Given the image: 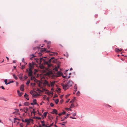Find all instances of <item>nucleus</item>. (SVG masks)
Returning <instances> with one entry per match:
<instances>
[{
  "label": "nucleus",
  "mask_w": 127,
  "mask_h": 127,
  "mask_svg": "<svg viewBox=\"0 0 127 127\" xmlns=\"http://www.w3.org/2000/svg\"><path fill=\"white\" fill-rule=\"evenodd\" d=\"M23 74L22 73H20L18 75V76L19 78L21 80L22 79V76Z\"/></svg>",
  "instance_id": "dca6fc26"
},
{
  "label": "nucleus",
  "mask_w": 127,
  "mask_h": 127,
  "mask_svg": "<svg viewBox=\"0 0 127 127\" xmlns=\"http://www.w3.org/2000/svg\"><path fill=\"white\" fill-rule=\"evenodd\" d=\"M55 59V58L54 57H52L51 58V59L52 60L54 59Z\"/></svg>",
  "instance_id": "4d7b16f0"
},
{
  "label": "nucleus",
  "mask_w": 127,
  "mask_h": 127,
  "mask_svg": "<svg viewBox=\"0 0 127 127\" xmlns=\"http://www.w3.org/2000/svg\"><path fill=\"white\" fill-rule=\"evenodd\" d=\"M40 68L41 69H43L44 68V66L42 65H41L39 66Z\"/></svg>",
  "instance_id": "cd10ccee"
},
{
  "label": "nucleus",
  "mask_w": 127,
  "mask_h": 127,
  "mask_svg": "<svg viewBox=\"0 0 127 127\" xmlns=\"http://www.w3.org/2000/svg\"><path fill=\"white\" fill-rule=\"evenodd\" d=\"M75 97H74V98L70 102L72 103H73L74 102L75 100Z\"/></svg>",
  "instance_id": "a878e982"
},
{
  "label": "nucleus",
  "mask_w": 127,
  "mask_h": 127,
  "mask_svg": "<svg viewBox=\"0 0 127 127\" xmlns=\"http://www.w3.org/2000/svg\"><path fill=\"white\" fill-rule=\"evenodd\" d=\"M29 69H31V70H32V69L33 68L34 65L33 64H31V63H30L29 64Z\"/></svg>",
  "instance_id": "0eeeda50"
},
{
  "label": "nucleus",
  "mask_w": 127,
  "mask_h": 127,
  "mask_svg": "<svg viewBox=\"0 0 127 127\" xmlns=\"http://www.w3.org/2000/svg\"><path fill=\"white\" fill-rule=\"evenodd\" d=\"M74 104L73 103H72L70 107V108H72V107H74Z\"/></svg>",
  "instance_id": "37998d69"
},
{
  "label": "nucleus",
  "mask_w": 127,
  "mask_h": 127,
  "mask_svg": "<svg viewBox=\"0 0 127 127\" xmlns=\"http://www.w3.org/2000/svg\"><path fill=\"white\" fill-rule=\"evenodd\" d=\"M61 85L63 87V88L65 91L68 89L69 88V87L67 84H61Z\"/></svg>",
  "instance_id": "20e7f679"
},
{
  "label": "nucleus",
  "mask_w": 127,
  "mask_h": 127,
  "mask_svg": "<svg viewBox=\"0 0 127 127\" xmlns=\"http://www.w3.org/2000/svg\"><path fill=\"white\" fill-rule=\"evenodd\" d=\"M28 78V77L27 76H26V75L24 76V78L25 79H27V78Z\"/></svg>",
  "instance_id": "8fccbe9b"
},
{
  "label": "nucleus",
  "mask_w": 127,
  "mask_h": 127,
  "mask_svg": "<svg viewBox=\"0 0 127 127\" xmlns=\"http://www.w3.org/2000/svg\"><path fill=\"white\" fill-rule=\"evenodd\" d=\"M24 104V105L26 106H27L29 105V103L28 102H25Z\"/></svg>",
  "instance_id": "5701e85b"
},
{
  "label": "nucleus",
  "mask_w": 127,
  "mask_h": 127,
  "mask_svg": "<svg viewBox=\"0 0 127 127\" xmlns=\"http://www.w3.org/2000/svg\"><path fill=\"white\" fill-rule=\"evenodd\" d=\"M25 110H26V111H25V110H24V111L25 112V113H27V111H28V108L27 107L26 108Z\"/></svg>",
  "instance_id": "c756f323"
},
{
  "label": "nucleus",
  "mask_w": 127,
  "mask_h": 127,
  "mask_svg": "<svg viewBox=\"0 0 127 127\" xmlns=\"http://www.w3.org/2000/svg\"><path fill=\"white\" fill-rule=\"evenodd\" d=\"M122 50V49H120L117 48L115 49V51L117 52H119L121 51Z\"/></svg>",
  "instance_id": "9d476101"
},
{
  "label": "nucleus",
  "mask_w": 127,
  "mask_h": 127,
  "mask_svg": "<svg viewBox=\"0 0 127 127\" xmlns=\"http://www.w3.org/2000/svg\"><path fill=\"white\" fill-rule=\"evenodd\" d=\"M73 84V82L71 81H69L67 83V85H68V86L69 87L71 86Z\"/></svg>",
  "instance_id": "1a4fd4ad"
},
{
  "label": "nucleus",
  "mask_w": 127,
  "mask_h": 127,
  "mask_svg": "<svg viewBox=\"0 0 127 127\" xmlns=\"http://www.w3.org/2000/svg\"><path fill=\"white\" fill-rule=\"evenodd\" d=\"M46 53H49V55L50 56H53L54 55V54L55 53V52H50L49 51H46Z\"/></svg>",
  "instance_id": "6e6552de"
},
{
  "label": "nucleus",
  "mask_w": 127,
  "mask_h": 127,
  "mask_svg": "<svg viewBox=\"0 0 127 127\" xmlns=\"http://www.w3.org/2000/svg\"><path fill=\"white\" fill-rule=\"evenodd\" d=\"M31 56L32 57V58H33L35 57V56L33 54Z\"/></svg>",
  "instance_id": "de8ad7c7"
},
{
  "label": "nucleus",
  "mask_w": 127,
  "mask_h": 127,
  "mask_svg": "<svg viewBox=\"0 0 127 127\" xmlns=\"http://www.w3.org/2000/svg\"><path fill=\"white\" fill-rule=\"evenodd\" d=\"M70 114H67V116L65 117H64V119H63L62 120H61V121H63L65 119L67 118L68 117V116Z\"/></svg>",
  "instance_id": "412c9836"
},
{
  "label": "nucleus",
  "mask_w": 127,
  "mask_h": 127,
  "mask_svg": "<svg viewBox=\"0 0 127 127\" xmlns=\"http://www.w3.org/2000/svg\"><path fill=\"white\" fill-rule=\"evenodd\" d=\"M28 74V76H32V75L33 72L32 70H31L30 68V69H29Z\"/></svg>",
  "instance_id": "423d86ee"
},
{
  "label": "nucleus",
  "mask_w": 127,
  "mask_h": 127,
  "mask_svg": "<svg viewBox=\"0 0 127 127\" xmlns=\"http://www.w3.org/2000/svg\"><path fill=\"white\" fill-rule=\"evenodd\" d=\"M66 123H67V122H63V124H66Z\"/></svg>",
  "instance_id": "338daca9"
},
{
  "label": "nucleus",
  "mask_w": 127,
  "mask_h": 127,
  "mask_svg": "<svg viewBox=\"0 0 127 127\" xmlns=\"http://www.w3.org/2000/svg\"><path fill=\"white\" fill-rule=\"evenodd\" d=\"M63 101V99H62L60 101V102L61 103H62Z\"/></svg>",
  "instance_id": "a18cd8bd"
},
{
  "label": "nucleus",
  "mask_w": 127,
  "mask_h": 127,
  "mask_svg": "<svg viewBox=\"0 0 127 127\" xmlns=\"http://www.w3.org/2000/svg\"><path fill=\"white\" fill-rule=\"evenodd\" d=\"M80 94V92L79 91H78L77 92V93H76V95H79Z\"/></svg>",
  "instance_id": "79ce46f5"
},
{
  "label": "nucleus",
  "mask_w": 127,
  "mask_h": 127,
  "mask_svg": "<svg viewBox=\"0 0 127 127\" xmlns=\"http://www.w3.org/2000/svg\"><path fill=\"white\" fill-rule=\"evenodd\" d=\"M66 109H67L68 110H70V111H71V109L70 108H66Z\"/></svg>",
  "instance_id": "6e6d98bb"
},
{
  "label": "nucleus",
  "mask_w": 127,
  "mask_h": 127,
  "mask_svg": "<svg viewBox=\"0 0 127 127\" xmlns=\"http://www.w3.org/2000/svg\"><path fill=\"white\" fill-rule=\"evenodd\" d=\"M25 67V65H23L22 66L21 68L22 69H23Z\"/></svg>",
  "instance_id": "c85d7f7f"
},
{
  "label": "nucleus",
  "mask_w": 127,
  "mask_h": 127,
  "mask_svg": "<svg viewBox=\"0 0 127 127\" xmlns=\"http://www.w3.org/2000/svg\"><path fill=\"white\" fill-rule=\"evenodd\" d=\"M58 54V53H55L54 54V55H57Z\"/></svg>",
  "instance_id": "e2e57ef3"
},
{
  "label": "nucleus",
  "mask_w": 127,
  "mask_h": 127,
  "mask_svg": "<svg viewBox=\"0 0 127 127\" xmlns=\"http://www.w3.org/2000/svg\"><path fill=\"white\" fill-rule=\"evenodd\" d=\"M44 84L47 85V86H50V85L48 84V82L46 80H45Z\"/></svg>",
  "instance_id": "2eb2a0df"
},
{
  "label": "nucleus",
  "mask_w": 127,
  "mask_h": 127,
  "mask_svg": "<svg viewBox=\"0 0 127 127\" xmlns=\"http://www.w3.org/2000/svg\"><path fill=\"white\" fill-rule=\"evenodd\" d=\"M50 45H47V48L48 49H49L50 48Z\"/></svg>",
  "instance_id": "09e8293b"
},
{
  "label": "nucleus",
  "mask_w": 127,
  "mask_h": 127,
  "mask_svg": "<svg viewBox=\"0 0 127 127\" xmlns=\"http://www.w3.org/2000/svg\"><path fill=\"white\" fill-rule=\"evenodd\" d=\"M30 83V80H29L27 81V82L26 83V84L27 85H29V83Z\"/></svg>",
  "instance_id": "473e14b6"
},
{
  "label": "nucleus",
  "mask_w": 127,
  "mask_h": 127,
  "mask_svg": "<svg viewBox=\"0 0 127 127\" xmlns=\"http://www.w3.org/2000/svg\"><path fill=\"white\" fill-rule=\"evenodd\" d=\"M50 105L52 107H53L54 106V104L52 103H50Z\"/></svg>",
  "instance_id": "c9c22d12"
},
{
  "label": "nucleus",
  "mask_w": 127,
  "mask_h": 127,
  "mask_svg": "<svg viewBox=\"0 0 127 127\" xmlns=\"http://www.w3.org/2000/svg\"><path fill=\"white\" fill-rule=\"evenodd\" d=\"M14 82V81H10L8 83V84H10L11 83H13Z\"/></svg>",
  "instance_id": "ea45409f"
},
{
  "label": "nucleus",
  "mask_w": 127,
  "mask_h": 127,
  "mask_svg": "<svg viewBox=\"0 0 127 127\" xmlns=\"http://www.w3.org/2000/svg\"><path fill=\"white\" fill-rule=\"evenodd\" d=\"M48 64H51V65H52V64H50V63L51 62V60L50 59V60H49L48 61Z\"/></svg>",
  "instance_id": "58836bf2"
},
{
  "label": "nucleus",
  "mask_w": 127,
  "mask_h": 127,
  "mask_svg": "<svg viewBox=\"0 0 127 127\" xmlns=\"http://www.w3.org/2000/svg\"><path fill=\"white\" fill-rule=\"evenodd\" d=\"M60 124L61 125H63V126H65V125H64V124H62V123H60Z\"/></svg>",
  "instance_id": "13d9d810"
},
{
  "label": "nucleus",
  "mask_w": 127,
  "mask_h": 127,
  "mask_svg": "<svg viewBox=\"0 0 127 127\" xmlns=\"http://www.w3.org/2000/svg\"><path fill=\"white\" fill-rule=\"evenodd\" d=\"M12 75L14 78L15 80H17L18 79V77L16 76L15 74H13Z\"/></svg>",
  "instance_id": "6ab92c4d"
},
{
  "label": "nucleus",
  "mask_w": 127,
  "mask_h": 127,
  "mask_svg": "<svg viewBox=\"0 0 127 127\" xmlns=\"http://www.w3.org/2000/svg\"><path fill=\"white\" fill-rule=\"evenodd\" d=\"M38 84V86H39V87H40V82L39 81H38V83H37Z\"/></svg>",
  "instance_id": "e433bc0d"
},
{
  "label": "nucleus",
  "mask_w": 127,
  "mask_h": 127,
  "mask_svg": "<svg viewBox=\"0 0 127 127\" xmlns=\"http://www.w3.org/2000/svg\"><path fill=\"white\" fill-rule=\"evenodd\" d=\"M31 80H34V81L37 83H38V80H37L34 76H33L32 75L31 76Z\"/></svg>",
  "instance_id": "39448f33"
},
{
  "label": "nucleus",
  "mask_w": 127,
  "mask_h": 127,
  "mask_svg": "<svg viewBox=\"0 0 127 127\" xmlns=\"http://www.w3.org/2000/svg\"><path fill=\"white\" fill-rule=\"evenodd\" d=\"M46 49L45 48H42L41 49V51L42 52H44L46 50Z\"/></svg>",
  "instance_id": "4be33fe9"
},
{
  "label": "nucleus",
  "mask_w": 127,
  "mask_h": 127,
  "mask_svg": "<svg viewBox=\"0 0 127 127\" xmlns=\"http://www.w3.org/2000/svg\"><path fill=\"white\" fill-rule=\"evenodd\" d=\"M59 65H58V67H55L53 69V70H55L56 71H57L58 70V68H59Z\"/></svg>",
  "instance_id": "a211bd4d"
},
{
  "label": "nucleus",
  "mask_w": 127,
  "mask_h": 127,
  "mask_svg": "<svg viewBox=\"0 0 127 127\" xmlns=\"http://www.w3.org/2000/svg\"><path fill=\"white\" fill-rule=\"evenodd\" d=\"M53 124V123H52L51 124L50 126V127L52 126Z\"/></svg>",
  "instance_id": "69168bd1"
},
{
  "label": "nucleus",
  "mask_w": 127,
  "mask_h": 127,
  "mask_svg": "<svg viewBox=\"0 0 127 127\" xmlns=\"http://www.w3.org/2000/svg\"><path fill=\"white\" fill-rule=\"evenodd\" d=\"M62 74V73L60 71L55 72V74H53L51 70H49L46 73L47 75L51 77L52 79H55L57 77H59Z\"/></svg>",
  "instance_id": "f257e3e1"
},
{
  "label": "nucleus",
  "mask_w": 127,
  "mask_h": 127,
  "mask_svg": "<svg viewBox=\"0 0 127 127\" xmlns=\"http://www.w3.org/2000/svg\"><path fill=\"white\" fill-rule=\"evenodd\" d=\"M32 112L34 114L36 112H35L34 111V109H33V111Z\"/></svg>",
  "instance_id": "49530a36"
},
{
  "label": "nucleus",
  "mask_w": 127,
  "mask_h": 127,
  "mask_svg": "<svg viewBox=\"0 0 127 127\" xmlns=\"http://www.w3.org/2000/svg\"><path fill=\"white\" fill-rule=\"evenodd\" d=\"M50 83L51 87H53L54 86V84H55V81L51 82Z\"/></svg>",
  "instance_id": "4468645a"
},
{
  "label": "nucleus",
  "mask_w": 127,
  "mask_h": 127,
  "mask_svg": "<svg viewBox=\"0 0 127 127\" xmlns=\"http://www.w3.org/2000/svg\"><path fill=\"white\" fill-rule=\"evenodd\" d=\"M76 115V113H74L72 115L73 116H75Z\"/></svg>",
  "instance_id": "c03bdc74"
},
{
  "label": "nucleus",
  "mask_w": 127,
  "mask_h": 127,
  "mask_svg": "<svg viewBox=\"0 0 127 127\" xmlns=\"http://www.w3.org/2000/svg\"><path fill=\"white\" fill-rule=\"evenodd\" d=\"M37 72H38V70L37 69H34V72H33L34 74V75H35L36 74V73Z\"/></svg>",
  "instance_id": "b1692460"
},
{
  "label": "nucleus",
  "mask_w": 127,
  "mask_h": 127,
  "mask_svg": "<svg viewBox=\"0 0 127 127\" xmlns=\"http://www.w3.org/2000/svg\"><path fill=\"white\" fill-rule=\"evenodd\" d=\"M59 101V100L58 99H57L55 101V102L56 104H57Z\"/></svg>",
  "instance_id": "bb28decb"
},
{
  "label": "nucleus",
  "mask_w": 127,
  "mask_h": 127,
  "mask_svg": "<svg viewBox=\"0 0 127 127\" xmlns=\"http://www.w3.org/2000/svg\"><path fill=\"white\" fill-rule=\"evenodd\" d=\"M35 119H37L38 120H40L41 118L40 117H35Z\"/></svg>",
  "instance_id": "72a5a7b5"
},
{
  "label": "nucleus",
  "mask_w": 127,
  "mask_h": 127,
  "mask_svg": "<svg viewBox=\"0 0 127 127\" xmlns=\"http://www.w3.org/2000/svg\"><path fill=\"white\" fill-rule=\"evenodd\" d=\"M77 91V86L76 84H75L74 87V91L76 92Z\"/></svg>",
  "instance_id": "f3484780"
},
{
  "label": "nucleus",
  "mask_w": 127,
  "mask_h": 127,
  "mask_svg": "<svg viewBox=\"0 0 127 127\" xmlns=\"http://www.w3.org/2000/svg\"><path fill=\"white\" fill-rule=\"evenodd\" d=\"M47 45H50V44H51V42L50 41H47Z\"/></svg>",
  "instance_id": "a19ab883"
},
{
  "label": "nucleus",
  "mask_w": 127,
  "mask_h": 127,
  "mask_svg": "<svg viewBox=\"0 0 127 127\" xmlns=\"http://www.w3.org/2000/svg\"><path fill=\"white\" fill-rule=\"evenodd\" d=\"M0 88H1L3 89L4 90L5 89L4 88L3 86L1 87Z\"/></svg>",
  "instance_id": "603ef678"
},
{
  "label": "nucleus",
  "mask_w": 127,
  "mask_h": 127,
  "mask_svg": "<svg viewBox=\"0 0 127 127\" xmlns=\"http://www.w3.org/2000/svg\"><path fill=\"white\" fill-rule=\"evenodd\" d=\"M4 82L5 83V84L6 85L8 84V83H7V79H5L4 80Z\"/></svg>",
  "instance_id": "f704fd0d"
},
{
  "label": "nucleus",
  "mask_w": 127,
  "mask_h": 127,
  "mask_svg": "<svg viewBox=\"0 0 127 127\" xmlns=\"http://www.w3.org/2000/svg\"><path fill=\"white\" fill-rule=\"evenodd\" d=\"M42 126H43V127L44 126V127H45L46 125H45V124H42Z\"/></svg>",
  "instance_id": "680f3d73"
},
{
  "label": "nucleus",
  "mask_w": 127,
  "mask_h": 127,
  "mask_svg": "<svg viewBox=\"0 0 127 127\" xmlns=\"http://www.w3.org/2000/svg\"><path fill=\"white\" fill-rule=\"evenodd\" d=\"M21 90L23 91L24 90V87L23 85H21L20 87Z\"/></svg>",
  "instance_id": "f8f14e48"
},
{
  "label": "nucleus",
  "mask_w": 127,
  "mask_h": 127,
  "mask_svg": "<svg viewBox=\"0 0 127 127\" xmlns=\"http://www.w3.org/2000/svg\"><path fill=\"white\" fill-rule=\"evenodd\" d=\"M62 113L63 115L65 114V111H64L63 112H62Z\"/></svg>",
  "instance_id": "3c124183"
},
{
  "label": "nucleus",
  "mask_w": 127,
  "mask_h": 127,
  "mask_svg": "<svg viewBox=\"0 0 127 127\" xmlns=\"http://www.w3.org/2000/svg\"><path fill=\"white\" fill-rule=\"evenodd\" d=\"M70 95V94H68V95H66V98H67V97L68 96H69V95Z\"/></svg>",
  "instance_id": "864d4df0"
},
{
  "label": "nucleus",
  "mask_w": 127,
  "mask_h": 127,
  "mask_svg": "<svg viewBox=\"0 0 127 127\" xmlns=\"http://www.w3.org/2000/svg\"><path fill=\"white\" fill-rule=\"evenodd\" d=\"M39 95L37 93L36 94H33L32 95L33 96H38Z\"/></svg>",
  "instance_id": "7c9ffc66"
},
{
  "label": "nucleus",
  "mask_w": 127,
  "mask_h": 127,
  "mask_svg": "<svg viewBox=\"0 0 127 127\" xmlns=\"http://www.w3.org/2000/svg\"><path fill=\"white\" fill-rule=\"evenodd\" d=\"M45 127H50V126H47L46 125L45 126Z\"/></svg>",
  "instance_id": "774afa93"
},
{
  "label": "nucleus",
  "mask_w": 127,
  "mask_h": 127,
  "mask_svg": "<svg viewBox=\"0 0 127 127\" xmlns=\"http://www.w3.org/2000/svg\"><path fill=\"white\" fill-rule=\"evenodd\" d=\"M17 93L19 96H21V93L20 92V91L18 90H17Z\"/></svg>",
  "instance_id": "393cba45"
},
{
  "label": "nucleus",
  "mask_w": 127,
  "mask_h": 127,
  "mask_svg": "<svg viewBox=\"0 0 127 127\" xmlns=\"http://www.w3.org/2000/svg\"><path fill=\"white\" fill-rule=\"evenodd\" d=\"M57 110L55 109H54L53 110V112L52 113L53 114H54V113H55L56 114H57L58 113H57Z\"/></svg>",
  "instance_id": "ddd939ff"
},
{
  "label": "nucleus",
  "mask_w": 127,
  "mask_h": 127,
  "mask_svg": "<svg viewBox=\"0 0 127 127\" xmlns=\"http://www.w3.org/2000/svg\"><path fill=\"white\" fill-rule=\"evenodd\" d=\"M41 123L43 124L44 123V121H41Z\"/></svg>",
  "instance_id": "052dcab7"
},
{
  "label": "nucleus",
  "mask_w": 127,
  "mask_h": 127,
  "mask_svg": "<svg viewBox=\"0 0 127 127\" xmlns=\"http://www.w3.org/2000/svg\"><path fill=\"white\" fill-rule=\"evenodd\" d=\"M25 97L26 98L27 100H29V99L28 97V95L26 93H25L24 95Z\"/></svg>",
  "instance_id": "9b49d317"
},
{
  "label": "nucleus",
  "mask_w": 127,
  "mask_h": 127,
  "mask_svg": "<svg viewBox=\"0 0 127 127\" xmlns=\"http://www.w3.org/2000/svg\"><path fill=\"white\" fill-rule=\"evenodd\" d=\"M22 121L23 122H27V125H30V122H32L33 121V120L31 119H25V120L23 119H22Z\"/></svg>",
  "instance_id": "7ed1b4c3"
},
{
  "label": "nucleus",
  "mask_w": 127,
  "mask_h": 127,
  "mask_svg": "<svg viewBox=\"0 0 127 127\" xmlns=\"http://www.w3.org/2000/svg\"><path fill=\"white\" fill-rule=\"evenodd\" d=\"M38 54H39L40 55H42V54H41V53H38Z\"/></svg>",
  "instance_id": "bf43d9fd"
},
{
  "label": "nucleus",
  "mask_w": 127,
  "mask_h": 127,
  "mask_svg": "<svg viewBox=\"0 0 127 127\" xmlns=\"http://www.w3.org/2000/svg\"><path fill=\"white\" fill-rule=\"evenodd\" d=\"M63 95H61L60 96V98H62L63 97Z\"/></svg>",
  "instance_id": "0e129e2a"
},
{
  "label": "nucleus",
  "mask_w": 127,
  "mask_h": 127,
  "mask_svg": "<svg viewBox=\"0 0 127 127\" xmlns=\"http://www.w3.org/2000/svg\"><path fill=\"white\" fill-rule=\"evenodd\" d=\"M42 61H43V63L44 65H47L48 67H49L51 66V64H49L48 62L47 61H46L45 59H43V58H40V63H41Z\"/></svg>",
  "instance_id": "f03ea898"
},
{
  "label": "nucleus",
  "mask_w": 127,
  "mask_h": 127,
  "mask_svg": "<svg viewBox=\"0 0 127 127\" xmlns=\"http://www.w3.org/2000/svg\"><path fill=\"white\" fill-rule=\"evenodd\" d=\"M58 115H59V116H61V115H62V113H59V114H58Z\"/></svg>",
  "instance_id": "5fc2aeb1"
},
{
  "label": "nucleus",
  "mask_w": 127,
  "mask_h": 127,
  "mask_svg": "<svg viewBox=\"0 0 127 127\" xmlns=\"http://www.w3.org/2000/svg\"><path fill=\"white\" fill-rule=\"evenodd\" d=\"M57 61V60L56 59H55L54 60H53L52 62L53 63H55Z\"/></svg>",
  "instance_id": "4c0bfd02"
},
{
  "label": "nucleus",
  "mask_w": 127,
  "mask_h": 127,
  "mask_svg": "<svg viewBox=\"0 0 127 127\" xmlns=\"http://www.w3.org/2000/svg\"><path fill=\"white\" fill-rule=\"evenodd\" d=\"M47 112H45L43 113V116L45 117H46V116L47 114Z\"/></svg>",
  "instance_id": "2f4dec72"
},
{
  "label": "nucleus",
  "mask_w": 127,
  "mask_h": 127,
  "mask_svg": "<svg viewBox=\"0 0 127 127\" xmlns=\"http://www.w3.org/2000/svg\"><path fill=\"white\" fill-rule=\"evenodd\" d=\"M33 103L34 104H36V99H34L33 100ZM37 105H38V104H37Z\"/></svg>",
  "instance_id": "aec40b11"
}]
</instances>
